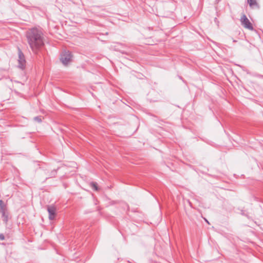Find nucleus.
I'll list each match as a JSON object with an SVG mask.
<instances>
[{"instance_id": "obj_8", "label": "nucleus", "mask_w": 263, "mask_h": 263, "mask_svg": "<svg viewBox=\"0 0 263 263\" xmlns=\"http://www.w3.org/2000/svg\"><path fill=\"white\" fill-rule=\"evenodd\" d=\"M248 2L251 7H253L257 5L255 0H248Z\"/></svg>"}, {"instance_id": "obj_7", "label": "nucleus", "mask_w": 263, "mask_h": 263, "mask_svg": "<svg viewBox=\"0 0 263 263\" xmlns=\"http://www.w3.org/2000/svg\"><path fill=\"white\" fill-rule=\"evenodd\" d=\"M90 186L95 191H98V187L97 186V184L96 182H91Z\"/></svg>"}, {"instance_id": "obj_2", "label": "nucleus", "mask_w": 263, "mask_h": 263, "mask_svg": "<svg viewBox=\"0 0 263 263\" xmlns=\"http://www.w3.org/2000/svg\"><path fill=\"white\" fill-rule=\"evenodd\" d=\"M72 55L69 51H63L60 57V61L64 65H67L71 62Z\"/></svg>"}, {"instance_id": "obj_5", "label": "nucleus", "mask_w": 263, "mask_h": 263, "mask_svg": "<svg viewBox=\"0 0 263 263\" xmlns=\"http://www.w3.org/2000/svg\"><path fill=\"white\" fill-rule=\"evenodd\" d=\"M0 213L3 215V220L6 222L8 220V215L5 213V206L2 200H0Z\"/></svg>"}, {"instance_id": "obj_10", "label": "nucleus", "mask_w": 263, "mask_h": 263, "mask_svg": "<svg viewBox=\"0 0 263 263\" xmlns=\"http://www.w3.org/2000/svg\"><path fill=\"white\" fill-rule=\"evenodd\" d=\"M5 239V237L3 234H0V239L4 240Z\"/></svg>"}, {"instance_id": "obj_6", "label": "nucleus", "mask_w": 263, "mask_h": 263, "mask_svg": "<svg viewBox=\"0 0 263 263\" xmlns=\"http://www.w3.org/2000/svg\"><path fill=\"white\" fill-rule=\"evenodd\" d=\"M47 210L49 213V219L53 220L55 215L56 208L53 206H48Z\"/></svg>"}, {"instance_id": "obj_1", "label": "nucleus", "mask_w": 263, "mask_h": 263, "mask_svg": "<svg viewBox=\"0 0 263 263\" xmlns=\"http://www.w3.org/2000/svg\"><path fill=\"white\" fill-rule=\"evenodd\" d=\"M28 42L32 49L35 52L40 49L44 44L43 34L37 29H32L27 33Z\"/></svg>"}, {"instance_id": "obj_9", "label": "nucleus", "mask_w": 263, "mask_h": 263, "mask_svg": "<svg viewBox=\"0 0 263 263\" xmlns=\"http://www.w3.org/2000/svg\"><path fill=\"white\" fill-rule=\"evenodd\" d=\"M34 121H37L38 122H41L42 121V119L40 117H36L34 118Z\"/></svg>"}, {"instance_id": "obj_3", "label": "nucleus", "mask_w": 263, "mask_h": 263, "mask_svg": "<svg viewBox=\"0 0 263 263\" xmlns=\"http://www.w3.org/2000/svg\"><path fill=\"white\" fill-rule=\"evenodd\" d=\"M240 22L241 25L246 28H247L249 30H252L253 29V27L252 26V24L249 20V19L247 17L246 15L243 14L240 18Z\"/></svg>"}, {"instance_id": "obj_4", "label": "nucleus", "mask_w": 263, "mask_h": 263, "mask_svg": "<svg viewBox=\"0 0 263 263\" xmlns=\"http://www.w3.org/2000/svg\"><path fill=\"white\" fill-rule=\"evenodd\" d=\"M18 62L19 67L22 69H23L25 66L26 61H25V57H24L23 54L20 50H19V51H18Z\"/></svg>"}]
</instances>
